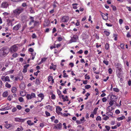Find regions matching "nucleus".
<instances>
[{"label": "nucleus", "instance_id": "1", "mask_svg": "<svg viewBox=\"0 0 131 131\" xmlns=\"http://www.w3.org/2000/svg\"><path fill=\"white\" fill-rule=\"evenodd\" d=\"M9 49L8 47H4L0 50V56H5L9 53Z\"/></svg>", "mask_w": 131, "mask_h": 131}, {"label": "nucleus", "instance_id": "2", "mask_svg": "<svg viewBox=\"0 0 131 131\" xmlns=\"http://www.w3.org/2000/svg\"><path fill=\"white\" fill-rule=\"evenodd\" d=\"M24 10V9L22 7H19L13 11V13L15 15H19L22 13Z\"/></svg>", "mask_w": 131, "mask_h": 131}, {"label": "nucleus", "instance_id": "3", "mask_svg": "<svg viewBox=\"0 0 131 131\" xmlns=\"http://www.w3.org/2000/svg\"><path fill=\"white\" fill-rule=\"evenodd\" d=\"M71 39L70 40L69 43H71L73 42H76L78 39V37L77 35H73L71 36Z\"/></svg>", "mask_w": 131, "mask_h": 131}, {"label": "nucleus", "instance_id": "4", "mask_svg": "<svg viewBox=\"0 0 131 131\" xmlns=\"http://www.w3.org/2000/svg\"><path fill=\"white\" fill-rule=\"evenodd\" d=\"M69 19V17L67 16H63L60 21L61 23L67 22Z\"/></svg>", "mask_w": 131, "mask_h": 131}, {"label": "nucleus", "instance_id": "5", "mask_svg": "<svg viewBox=\"0 0 131 131\" xmlns=\"http://www.w3.org/2000/svg\"><path fill=\"white\" fill-rule=\"evenodd\" d=\"M10 51L12 53L16 52L18 50V47L15 45L12 46L10 48Z\"/></svg>", "mask_w": 131, "mask_h": 131}, {"label": "nucleus", "instance_id": "6", "mask_svg": "<svg viewBox=\"0 0 131 131\" xmlns=\"http://www.w3.org/2000/svg\"><path fill=\"white\" fill-rule=\"evenodd\" d=\"M1 79L4 82H10V80L9 77L8 76H2L1 77Z\"/></svg>", "mask_w": 131, "mask_h": 131}, {"label": "nucleus", "instance_id": "7", "mask_svg": "<svg viewBox=\"0 0 131 131\" xmlns=\"http://www.w3.org/2000/svg\"><path fill=\"white\" fill-rule=\"evenodd\" d=\"M21 24L19 23L14 26L13 29V30L16 31L18 30L21 27Z\"/></svg>", "mask_w": 131, "mask_h": 131}, {"label": "nucleus", "instance_id": "8", "mask_svg": "<svg viewBox=\"0 0 131 131\" xmlns=\"http://www.w3.org/2000/svg\"><path fill=\"white\" fill-rule=\"evenodd\" d=\"M8 3L6 2L2 3L1 4L2 7L3 8H6L8 6Z\"/></svg>", "mask_w": 131, "mask_h": 131}, {"label": "nucleus", "instance_id": "9", "mask_svg": "<svg viewBox=\"0 0 131 131\" xmlns=\"http://www.w3.org/2000/svg\"><path fill=\"white\" fill-rule=\"evenodd\" d=\"M62 126V124L61 123H59L58 124H57L56 126H55V127L56 129H61Z\"/></svg>", "mask_w": 131, "mask_h": 131}, {"label": "nucleus", "instance_id": "10", "mask_svg": "<svg viewBox=\"0 0 131 131\" xmlns=\"http://www.w3.org/2000/svg\"><path fill=\"white\" fill-rule=\"evenodd\" d=\"M110 99L112 100L113 101L115 102L117 101V98L116 96L112 95L111 96Z\"/></svg>", "mask_w": 131, "mask_h": 131}, {"label": "nucleus", "instance_id": "11", "mask_svg": "<svg viewBox=\"0 0 131 131\" xmlns=\"http://www.w3.org/2000/svg\"><path fill=\"white\" fill-rule=\"evenodd\" d=\"M25 119H20L19 118H15L16 121L19 122H24L25 121Z\"/></svg>", "mask_w": 131, "mask_h": 131}, {"label": "nucleus", "instance_id": "12", "mask_svg": "<svg viewBox=\"0 0 131 131\" xmlns=\"http://www.w3.org/2000/svg\"><path fill=\"white\" fill-rule=\"evenodd\" d=\"M62 110V109L59 106H57L56 107V112L57 113H58V111H61Z\"/></svg>", "mask_w": 131, "mask_h": 131}, {"label": "nucleus", "instance_id": "13", "mask_svg": "<svg viewBox=\"0 0 131 131\" xmlns=\"http://www.w3.org/2000/svg\"><path fill=\"white\" fill-rule=\"evenodd\" d=\"M122 72H117V75L119 78H120L122 77Z\"/></svg>", "mask_w": 131, "mask_h": 131}, {"label": "nucleus", "instance_id": "14", "mask_svg": "<svg viewBox=\"0 0 131 131\" xmlns=\"http://www.w3.org/2000/svg\"><path fill=\"white\" fill-rule=\"evenodd\" d=\"M114 102L112 100H111V99H110V101L109 102V104L110 105V106H108V107L107 108L108 109L114 103Z\"/></svg>", "mask_w": 131, "mask_h": 131}, {"label": "nucleus", "instance_id": "15", "mask_svg": "<svg viewBox=\"0 0 131 131\" xmlns=\"http://www.w3.org/2000/svg\"><path fill=\"white\" fill-rule=\"evenodd\" d=\"M38 96L39 97L41 98V99L40 100L41 101L43 99V98L44 97V95L42 93H40L38 95Z\"/></svg>", "mask_w": 131, "mask_h": 131}, {"label": "nucleus", "instance_id": "16", "mask_svg": "<svg viewBox=\"0 0 131 131\" xmlns=\"http://www.w3.org/2000/svg\"><path fill=\"white\" fill-rule=\"evenodd\" d=\"M27 123L28 125L29 126H31L33 125L34 124V123L31 122V120H28L27 121Z\"/></svg>", "mask_w": 131, "mask_h": 131}, {"label": "nucleus", "instance_id": "17", "mask_svg": "<svg viewBox=\"0 0 131 131\" xmlns=\"http://www.w3.org/2000/svg\"><path fill=\"white\" fill-rule=\"evenodd\" d=\"M8 91H6L3 93V96L4 97H6L8 96Z\"/></svg>", "mask_w": 131, "mask_h": 131}, {"label": "nucleus", "instance_id": "18", "mask_svg": "<svg viewBox=\"0 0 131 131\" xmlns=\"http://www.w3.org/2000/svg\"><path fill=\"white\" fill-rule=\"evenodd\" d=\"M102 14V16L103 17V19L104 20H106L108 19V17H106L105 16V14H104L102 13H101Z\"/></svg>", "mask_w": 131, "mask_h": 131}, {"label": "nucleus", "instance_id": "19", "mask_svg": "<svg viewBox=\"0 0 131 131\" xmlns=\"http://www.w3.org/2000/svg\"><path fill=\"white\" fill-rule=\"evenodd\" d=\"M12 92L13 93H15L16 92V89L15 87H13L12 88Z\"/></svg>", "mask_w": 131, "mask_h": 131}, {"label": "nucleus", "instance_id": "20", "mask_svg": "<svg viewBox=\"0 0 131 131\" xmlns=\"http://www.w3.org/2000/svg\"><path fill=\"white\" fill-rule=\"evenodd\" d=\"M40 82L39 79H37L36 80L35 83L37 85H38L40 84Z\"/></svg>", "mask_w": 131, "mask_h": 131}, {"label": "nucleus", "instance_id": "21", "mask_svg": "<svg viewBox=\"0 0 131 131\" xmlns=\"http://www.w3.org/2000/svg\"><path fill=\"white\" fill-rule=\"evenodd\" d=\"M125 118V117L123 116L120 117H118L117 118V119L118 121H120L122 120Z\"/></svg>", "mask_w": 131, "mask_h": 131}, {"label": "nucleus", "instance_id": "22", "mask_svg": "<svg viewBox=\"0 0 131 131\" xmlns=\"http://www.w3.org/2000/svg\"><path fill=\"white\" fill-rule=\"evenodd\" d=\"M104 33L107 36H108L110 34V33L106 30H105L104 31Z\"/></svg>", "mask_w": 131, "mask_h": 131}, {"label": "nucleus", "instance_id": "23", "mask_svg": "<svg viewBox=\"0 0 131 131\" xmlns=\"http://www.w3.org/2000/svg\"><path fill=\"white\" fill-rule=\"evenodd\" d=\"M5 86L8 88H10L11 87V85L7 82H6L5 83Z\"/></svg>", "mask_w": 131, "mask_h": 131}, {"label": "nucleus", "instance_id": "24", "mask_svg": "<svg viewBox=\"0 0 131 131\" xmlns=\"http://www.w3.org/2000/svg\"><path fill=\"white\" fill-rule=\"evenodd\" d=\"M106 114L108 116H112L113 115V113L111 112H108L106 113Z\"/></svg>", "mask_w": 131, "mask_h": 131}, {"label": "nucleus", "instance_id": "25", "mask_svg": "<svg viewBox=\"0 0 131 131\" xmlns=\"http://www.w3.org/2000/svg\"><path fill=\"white\" fill-rule=\"evenodd\" d=\"M53 79V77L52 76H49L48 77V80L49 82H50Z\"/></svg>", "mask_w": 131, "mask_h": 131}, {"label": "nucleus", "instance_id": "26", "mask_svg": "<svg viewBox=\"0 0 131 131\" xmlns=\"http://www.w3.org/2000/svg\"><path fill=\"white\" fill-rule=\"evenodd\" d=\"M26 97L27 99L28 100L31 99L32 98L31 95L29 94H27Z\"/></svg>", "mask_w": 131, "mask_h": 131}, {"label": "nucleus", "instance_id": "27", "mask_svg": "<svg viewBox=\"0 0 131 131\" xmlns=\"http://www.w3.org/2000/svg\"><path fill=\"white\" fill-rule=\"evenodd\" d=\"M98 107H95L93 110V113L94 114H96V111L98 110Z\"/></svg>", "mask_w": 131, "mask_h": 131}, {"label": "nucleus", "instance_id": "28", "mask_svg": "<svg viewBox=\"0 0 131 131\" xmlns=\"http://www.w3.org/2000/svg\"><path fill=\"white\" fill-rule=\"evenodd\" d=\"M47 109H49L50 110H52V107L50 105H48L46 106Z\"/></svg>", "mask_w": 131, "mask_h": 131}, {"label": "nucleus", "instance_id": "29", "mask_svg": "<svg viewBox=\"0 0 131 131\" xmlns=\"http://www.w3.org/2000/svg\"><path fill=\"white\" fill-rule=\"evenodd\" d=\"M48 58H43L41 59V62H45L47 59Z\"/></svg>", "mask_w": 131, "mask_h": 131}, {"label": "nucleus", "instance_id": "30", "mask_svg": "<svg viewBox=\"0 0 131 131\" xmlns=\"http://www.w3.org/2000/svg\"><path fill=\"white\" fill-rule=\"evenodd\" d=\"M96 120L97 121H100L101 120V118L100 116H98L96 118Z\"/></svg>", "mask_w": 131, "mask_h": 131}, {"label": "nucleus", "instance_id": "31", "mask_svg": "<svg viewBox=\"0 0 131 131\" xmlns=\"http://www.w3.org/2000/svg\"><path fill=\"white\" fill-rule=\"evenodd\" d=\"M85 89H88L91 87V86L90 85H85Z\"/></svg>", "mask_w": 131, "mask_h": 131}, {"label": "nucleus", "instance_id": "32", "mask_svg": "<svg viewBox=\"0 0 131 131\" xmlns=\"http://www.w3.org/2000/svg\"><path fill=\"white\" fill-rule=\"evenodd\" d=\"M117 69L118 70V72H122V67H117Z\"/></svg>", "mask_w": 131, "mask_h": 131}, {"label": "nucleus", "instance_id": "33", "mask_svg": "<svg viewBox=\"0 0 131 131\" xmlns=\"http://www.w3.org/2000/svg\"><path fill=\"white\" fill-rule=\"evenodd\" d=\"M19 100L20 102H23L24 101L23 98L21 97H20L18 99Z\"/></svg>", "mask_w": 131, "mask_h": 131}, {"label": "nucleus", "instance_id": "34", "mask_svg": "<svg viewBox=\"0 0 131 131\" xmlns=\"http://www.w3.org/2000/svg\"><path fill=\"white\" fill-rule=\"evenodd\" d=\"M109 48V44L108 43H106L105 45V49L107 50H108Z\"/></svg>", "mask_w": 131, "mask_h": 131}, {"label": "nucleus", "instance_id": "35", "mask_svg": "<svg viewBox=\"0 0 131 131\" xmlns=\"http://www.w3.org/2000/svg\"><path fill=\"white\" fill-rule=\"evenodd\" d=\"M30 12L31 13H35V12L32 9V8H30L29 9Z\"/></svg>", "mask_w": 131, "mask_h": 131}, {"label": "nucleus", "instance_id": "36", "mask_svg": "<svg viewBox=\"0 0 131 131\" xmlns=\"http://www.w3.org/2000/svg\"><path fill=\"white\" fill-rule=\"evenodd\" d=\"M112 7V8L113 10H116V7L114 6L113 5H112L111 6Z\"/></svg>", "mask_w": 131, "mask_h": 131}, {"label": "nucleus", "instance_id": "37", "mask_svg": "<svg viewBox=\"0 0 131 131\" xmlns=\"http://www.w3.org/2000/svg\"><path fill=\"white\" fill-rule=\"evenodd\" d=\"M105 127L108 131L110 129V127L106 125Z\"/></svg>", "mask_w": 131, "mask_h": 131}, {"label": "nucleus", "instance_id": "38", "mask_svg": "<svg viewBox=\"0 0 131 131\" xmlns=\"http://www.w3.org/2000/svg\"><path fill=\"white\" fill-rule=\"evenodd\" d=\"M113 91L116 92H118L119 91V90L117 88H114L113 89Z\"/></svg>", "mask_w": 131, "mask_h": 131}, {"label": "nucleus", "instance_id": "39", "mask_svg": "<svg viewBox=\"0 0 131 131\" xmlns=\"http://www.w3.org/2000/svg\"><path fill=\"white\" fill-rule=\"evenodd\" d=\"M108 118H109V117L107 116H106L105 117L103 118V119L104 120L106 121Z\"/></svg>", "mask_w": 131, "mask_h": 131}, {"label": "nucleus", "instance_id": "40", "mask_svg": "<svg viewBox=\"0 0 131 131\" xmlns=\"http://www.w3.org/2000/svg\"><path fill=\"white\" fill-rule=\"evenodd\" d=\"M51 97V99H55V98H56L55 95L53 94H52V95Z\"/></svg>", "mask_w": 131, "mask_h": 131}, {"label": "nucleus", "instance_id": "41", "mask_svg": "<svg viewBox=\"0 0 131 131\" xmlns=\"http://www.w3.org/2000/svg\"><path fill=\"white\" fill-rule=\"evenodd\" d=\"M103 62L104 63L106 64V65H107L108 64V62L107 61L104 60Z\"/></svg>", "mask_w": 131, "mask_h": 131}, {"label": "nucleus", "instance_id": "42", "mask_svg": "<svg viewBox=\"0 0 131 131\" xmlns=\"http://www.w3.org/2000/svg\"><path fill=\"white\" fill-rule=\"evenodd\" d=\"M14 71V70H10V71H8L7 72L8 74H10V73H13Z\"/></svg>", "mask_w": 131, "mask_h": 131}, {"label": "nucleus", "instance_id": "43", "mask_svg": "<svg viewBox=\"0 0 131 131\" xmlns=\"http://www.w3.org/2000/svg\"><path fill=\"white\" fill-rule=\"evenodd\" d=\"M31 96L32 98L33 97H34L35 96V94L34 93H32L31 94Z\"/></svg>", "mask_w": 131, "mask_h": 131}, {"label": "nucleus", "instance_id": "44", "mask_svg": "<svg viewBox=\"0 0 131 131\" xmlns=\"http://www.w3.org/2000/svg\"><path fill=\"white\" fill-rule=\"evenodd\" d=\"M106 25L108 27H112V25L111 24H108V23H106Z\"/></svg>", "mask_w": 131, "mask_h": 131}, {"label": "nucleus", "instance_id": "45", "mask_svg": "<svg viewBox=\"0 0 131 131\" xmlns=\"http://www.w3.org/2000/svg\"><path fill=\"white\" fill-rule=\"evenodd\" d=\"M107 100V99L105 97L103 98L102 99V101L103 102H105Z\"/></svg>", "mask_w": 131, "mask_h": 131}, {"label": "nucleus", "instance_id": "46", "mask_svg": "<svg viewBox=\"0 0 131 131\" xmlns=\"http://www.w3.org/2000/svg\"><path fill=\"white\" fill-rule=\"evenodd\" d=\"M16 107L19 110H20L21 108V106L20 105H17L16 106Z\"/></svg>", "mask_w": 131, "mask_h": 131}, {"label": "nucleus", "instance_id": "47", "mask_svg": "<svg viewBox=\"0 0 131 131\" xmlns=\"http://www.w3.org/2000/svg\"><path fill=\"white\" fill-rule=\"evenodd\" d=\"M131 120V116H129L128 117V119L127 120V122H129Z\"/></svg>", "mask_w": 131, "mask_h": 131}, {"label": "nucleus", "instance_id": "48", "mask_svg": "<svg viewBox=\"0 0 131 131\" xmlns=\"http://www.w3.org/2000/svg\"><path fill=\"white\" fill-rule=\"evenodd\" d=\"M17 53H13V57L16 58L17 57Z\"/></svg>", "mask_w": 131, "mask_h": 131}, {"label": "nucleus", "instance_id": "49", "mask_svg": "<svg viewBox=\"0 0 131 131\" xmlns=\"http://www.w3.org/2000/svg\"><path fill=\"white\" fill-rule=\"evenodd\" d=\"M28 51L30 52H32L34 51V50L31 48H30L28 49Z\"/></svg>", "mask_w": 131, "mask_h": 131}, {"label": "nucleus", "instance_id": "50", "mask_svg": "<svg viewBox=\"0 0 131 131\" xmlns=\"http://www.w3.org/2000/svg\"><path fill=\"white\" fill-rule=\"evenodd\" d=\"M108 72H109V73L110 74H111L112 73V72H113V71H112V69H111L109 68L108 69Z\"/></svg>", "mask_w": 131, "mask_h": 131}, {"label": "nucleus", "instance_id": "51", "mask_svg": "<svg viewBox=\"0 0 131 131\" xmlns=\"http://www.w3.org/2000/svg\"><path fill=\"white\" fill-rule=\"evenodd\" d=\"M45 113L46 115L47 116H50V113L47 111H46L45 112Z\"/></svg>", "mask_w": 131, "mask_h": 131}, {"label": "nucleus", "instance_id": "52", "mask_svg": "<svg viewBox=\"0 0 131 131\" xmlns=\"http://www.w3.org/2000/svg\"><path fill=\"white\" fill-rule=\"evenodd\" d=\"M123 22V20L122 19H120L119 20V23L120 25L122 24Z\"/></svg>", "mask_w": 131, "mask_h": 131}, {"label": "nucleus", "instance_id": "53", "mask_svg": "<svg viewBox=\"0 0 131 131\" xmlns=\"http://www.w3.org/2000/svg\"><path fill=\"white\" fill-rule=\"evenodd\" d=\"M115 113L117 114H118L120 113L119 111L118 110H117L115 111Z\"/></svg>", "mask_w": 131, "mask_h": 131}, {"label": "nucleus", "instance_id": "54", "mask_svg": "<svg viewBox=\"0 0 131 131\" xmlns=\"http://www.w3.org/2000/svg\"><path fill=\"white\" fill-rule=\"evenodd\" d=\"M23 92L22 91L20 92V94L21 96H24L26 95V94H25V93L24 94H23Z\"/></svg>", "mask_w": 131, "mask_h": 131}, {"label": "nucleus", "instance_id": "55", "mask_svg": "<svg viewBox=\"0 0 131 131\" xmlns=\"http://www.w3.org/2000/svg\"><path fill=\"white\" fill-rule=\"evenodd\" d=\"M32 37L33 38H35L37 37V36L35 34H32Z\"/></svg>", "mask_w": 131, "mask_h": 131}, {"label": "nucleus", "instance_id": "56", "mask_svg": "<svg viewBox=\"0 0 131 131\" xmlns=\"http://www.w3.org/2000/svg\"><path fill=\"white\" fill-rule=\"evenodd\" d=\"M5 127L6 128H8L10 127V125L9 124H6Z\"/></svg>", "mask_w": 131, "mask_h": 131}, {"label": "nucleus", "instance_id": "57", "mask_svg": "<svg viewBox=\"0 0 131 131\" xmlns=\"http://www.w3.org/2000/svg\"><path fill=\"white\" fill-rule=\"evenodd\" d=\"M57 31L55 27H54L53 29L52 33H53L56 32Z\"/></svg>", "mask_w": 131, "mask_h": 131}, {"label": "nucleus", "instance_id": "58", "mask_svg": "<svg viewBox=\"0 0 131 131\" xmlns=\"http://www.w3.org/2000/svg\"><path fill=\"white\" fill-rule=\"evenodd\" d=\"M62 40V38L61 37H59L58 38V40L59 41H61Z\"/></svg>", "mask_w": 131, "mask_h": 131}, {"label": "nucleus", "instance_id": "59", "mask_svg": "<svg viewBox=\"0 0 131 131\" xmlns=\"http://www.w3.org/2000/svg\"><path fill=\"white\" fill-rule=\"evenodd\" d=\"M58 94L59 95H60L61 94V92L59 90H57Z\"/></svg>", "mask_w": 131, "mask_h": 131}, {"label": "nucleus", "instance_id": "60", "mask_svg": "<svg viewBox=\"0 0 131 131\" xmlns=\"http://www.w3.org/2000/svg\"><path fill=\"white\" fill-rule=\"evenodd\" d=\"M77 53L80 54H82L83 52V51L82 50H80L78 51L77 52Z\"/></svg>", "mask_w": 131, "mask_h": 131}, {"label": "nucleus", "instance_id": "61", "mask_svg": "<svg viewBox=\"0 0 131 131\" xmlns=\"http://www.w3.org/2000/svg\"><path fill=\"white\" fill-rule=\"evenodd\" d=\"M29 66V64H26L24 66V67L25 68L27 69V68Z\"/></svg>", "mask_w": 131, "mask_h": 131}, {"label": "nucleus", "instance_id": "62", "mask_svg": "<svg viewBox=\"0 0 131 131\" xmlns=\"http://www.w3.org/2000/svg\"><path fill=\"white\" fill-rule=\"evenodd\" d=\"M127 37H131V35L129 32H128L126 35Z\"/></svg>", "mask_w": 131, "mask_h": 131}, {"label": "nucleus", "instance_id": "63", "mask_svg": "<svg viewBox=\"0 0 131 131\" xmlns=\"http://www.w3.org/2000/svg\"><path fill=\"white\" fill-rule=\"evenodd\" d=\"M17 110V109L16 108L14 107V108L12 109V112H15Z\"/></svg>", "mask_w": 131, "mask_h": 131}, {"label": "nucleus", "instance_id": "64", "mask_svg": "<svg viewBox=\"0 0 131 131\" xmlns=\"http://www.w3.org/2000/svg\"><path fill=\"white\" fill-rule=\"evenodd\" d=\"M22 6L23 7H25L27 6L26 3H24L22 4Z\"/></svg>", "mask_w": 131, "mask_h": 131}]
</instances>
